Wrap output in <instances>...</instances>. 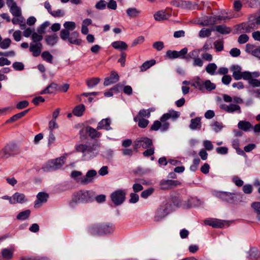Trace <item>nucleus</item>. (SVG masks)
Returning <instances> with one entry per match:
<instances>
[{
	"mask_svg": "<svg viewBox=\"0 0 260 260\" xmlns=\"http://www.w3.org/2000/svg\"><path fill=\"white\" fill-rule=\"evenodd\" d=\"M2 254L3 256L5 258H11L13 256L12 251L9 249H4L2 250Z\"/></svg>",
	"mask_w": 260,
	"mask_h": 260,
	"instance_id": "obj_49",
	"label": "nucleus"
},
{
	"mask_svg": "<svg viewBox=\"0 0 260 260\" xmlns=\"http://www.w3.org/2000/svg\"><path fill=\"white\" fill-rule=\"evenodd\" d=\"M85 110V106L83 104H80L76 106L73 110L72 113L76 116H81L83 115Z\"/></svg>",
	"mask_w": 260,
	"mask_h": 260,
	"instance_id": "obj_26",
	"label": "nucleus"
},
{
	"mask_svg": "<svg viewBox=\"0 0 260 260\" xmlns=\"http://www.w3.org/2000/svg\"><path fill=\"white\" fill-rule=\"evenodd\" d=\"M217 197L221 200L231 204H237L242 202L243 197L241 193L219 191L216 194Z\"/></svg>",
	"mask_w": 260,
	"mask_h": 260,
	"instance_id": "obj_5",
	"label": "nucleus"
},
{
	"mask_svg": "<svg viewBox=\"0 0 260 260\" xmlns=\"http://www.w3.org/2000/svg\"><path fill=\"white\" fill-rule=\"evenodd\" d=\"M101 79L98 77L89 78L86 80V84L88 88H91L98 85Z\"/></svg>",
	"mask_w": 260,
	"mask_h": 260,
	"instance_id": "obj_33",
	"label": "nucleus"
},
{
	"mask_svg": "<svg viewBox=\"0 0 260 260\" xmlns=\"http://www.w3.org/2000/svg\"><path fill=\"white\" fill-rule=\"evenodd\" d=\"M110 198L115 206H120L125 201L126 191L123 189H117L111 194Z\"/></svg>",
	"mask_w": 260,
	"mask_h": 260,
	"instance_id": "obj_7",
	"label": "nucleus"
},
{
	"mask_svg": "<svg viewBox=\"0 0 260 260\" xmlns=\"http://www.w3.org/2000/svg\"><path fill=\"white\" fill-rule=\"evenodd\" d=\"M29 51L32 52V55L34 57L39 56L41 53V50L39 47L31 44L29 46Z\"/></svg>",
	"mask_w": 260,
	"mask_h": 260,
	"instance_id": "obj_41",
	"label": "nucleus"
},
{
	"mask_svg": "<svg viewBox=\"0 0 260 260\" xmlns=\"http://www.w3.org/2000/svg\"><path fill=\"white\" fill-rule=\"evenodd\" d=\"M50 23L49 21H45L43 23L40 27L37 29L39 34H43L45 32V29L50 25Z\"/></svg>",
	"mask_w": 260,
	"mask_h": 260,
	"instance_id": "obj_46",
	"label": "nucleus"
},
{
	"mask_svg": "<svg viewBox=\"0 0 260 260\" xmlns=\"http://www.w3.org/2000/svg\"><path fill=\"white\" fill-rule=\"evenodd\" d=\"M170 126V123L168 122H162L160 120H155L150 128V131H157L160 129L161 132L167 131Z\"/></svg>",
	"mask_w": 260,
	"mask_h": 260,
	"instance_id": "obj_14",
	"label": "nucleus"
},
{
	"mask_svg": "<svg viewBox=\"0 0 260 260\" xmlns=\"http://www.w3.org/2000/svg\"><path fill=\"white\" fill-rule=\"evenodd\" d=\"M10 8V12L15 17H19L21 15L20 9L17 6L16 4H13V5Z\"/></svg>",
	"mask_w": 260,
	"mask_h": 260,
	"instance_id": "obj_37",
	"label": "nucleus"
},
{
	"mask_svg": "<svg viewBox=\"0 0 260 260\" xmlns=\"http://www.w3.org/2000/svg\"><path fill=\"white\" fill-rule=\"evenodd\" d=\"M94 191L81 189L73 194L72 200L69 202V205L73 207L74 204L91 203L94 201Z\"/></svg>",
	"mask_w": 260,
	"mask_h": 260,
	"instance_id": "obj_1",
	"label": "nucleus"
},
{
	"mask_svg": "<svg viewBox=\"0 0 260 260\" xmlns=\"http://www.w3.org/2000/svg\"><path fill=\"white\" fill-rule=\"evenodd\" d=\"M80 34L77 31H74L69 33L68 36L65 39H61L64 41H68L70 44L76 45H80L82 43V40L79 38Z\"/></svg>",
	"mask_w": 260,
	"mask_h": 260,
	"instance_id": "obj_11",
	"label": "nucleus"
},
{
	"mask_svg": "<svg viewBox=\"0 0 260 260\" xmlns=\"http://www.w3.org/2000/svg\"><path fill=\"white\" fill-rule=\"evenodd\" d=\"M37 200L35 201V207H38L37 205L41 203H45L49 198L48 193L44 192H39L37 196Z\"/></svg>",
	"mask_w": 260,
	"mask_h": 260,
	"instance_id": "obj_24",
	"label": "nucleus"
},
{
	"mask_svg": "<svg viewBox=\"0 0 260 260\" xmlns=\"http://www.w3.org/2000/svg\"><path fill=\"white\" fill-rule=\"evenodd\" d=\"M204 89L205 88L206 90L209 91L215 89L216 88L215 84L212 83L209 80H206L204 82Z\"/></svg>",
	"mask_w": 260,
	"mask_h": 260,
	"instance_id": "obj_43",
	"label": "nucleus"
},
{
	"mask_svg": "<svg viewBox=\"0 0 260 260\" xmlns=\"http://www.w3.org/2000/svg\"><path fill=\"white\" fill-rule=\"evenodd\" d=\"M260 25V11L251 15L248 20L239 25V27L246 32H249L254 29H257Z\"/></svg>",
	"mask_w": 260,
	"mask_h": 260,
	"instance_id": "obj_4",
	"label": "nucleus"
},
{
	"mask_svg": "<svg viewBox=\"0 0 260 260\" xmlns=\"http://www.w3.org/2000/svg\"><path fill=\"white\" fill-rule=\"evenodd\" d=\"M150 116V112H148L147 110L142 109L140 110L137 117L134 118V120L137 121V117H138L143 118V117L149 118Z\"/></svg>",
	"mask_w": 260,
	"mask_h": 260,
	"instance_id": "obj_44",
	"label": "nucleus"
},
{
	"mask_svg": "<svg viewBox=\"0 0 260 260\" xmlns=\"http://www.w3.org/2000/svg\"><path fill=\"white\" fill-rule=\"evenodd\" d=\"M119 80V77L117 73L115 71H112L109 77L105 79L104 85L108 86L118 82Z\"/></svg>",
	"mask_w": 260,
	"mask_h": 260,
	"instance_id": "obj_18",
	"label": "nucleus"
},
{
	"mask_svg": "<svg viewBox=\"0 0 260 260\" xmlns=\"http://www.w3.org/2000/svg\"><path fill=\"white\" fill-rule=\"evenodd\" d=\"M18 153L17 145L15 144H8L0 151V158L6 159Z\"/></svg>",
	"mask_w": 260,
	"mask_h": 260,
	"instance_id": "obj_9",
	"label": "nucleus"
},
{
	"mask_svg": "<svg viewBox=\"0 0 260 260\" xmlns=\"http://www.w3.org/2000/svg\"><path fill=\"white\" fill-rule=\"evenodd\" d=\"M153 145L152 140L147 137H141L137 139L134 142L133 148L134 150L137 152L138 149L142 147L144 149L148 148Z\"/></svg>",
	"mask_w": 260,
	"mask_h": 260,
	"instance_id": "obj_8",
	"label": "nucleus"
},
{
	"mask_svg": "<svg viewBox=\"0 0 260 260\" xmlns=\"http://www.w3.org/2000/svg\"><path fill=\"white\" fill-rule=\"evenodd\" d=\"M11 43V40L9 38L5 39L3 41H1L0 43V47L2 49H5L8 48Z\"/></svg>",
	"mask_w": 260,
	"mask_h": 260,
	"instance_id": "obj_48",
	"label": "nucleus"
},
{
	"mask_svg": "<svg viewBox=\"0 0 260 260\" xmlns=\"http://www.w3.org/2000/svg\"><path fill=\"white\" fill-rule=\"evenodd\" d=\"M64 156H61L56 159H51L47 162L42 167L44 172H50L60 169L64 164Z\"/></svg>",
	"mask_w": 260,
	"mask_h": 260,
	"instance_id": "obj_6",
	"label": "nucleus"
},
{
	"mask_svg": "<svg viewBox=\"0 0 260 260\" xmlns=\"http://www.w3.org/2000/svg\"><path fill=\"white\" fill-rule=\"evenodd\" d=\"M153 191L154 189L152 188L146 189L141 192V197L144 199H146L153 193Z\"/></svg>",
	"mask_w": 260,
	"mask_h": 260,
	"instance_id": "obj_51",
	"label": "nucleus"
},
{
	"mask_svg": "<svg viewBox=\"0 0 260 260\" xmlns=\"http://www.w3.org/2000/svg\"><path fill=\"white\" fill-rule=\"evenodd\" d=\"M115 231V226L111 223H101L91 225L88 229L92 236H103L111 234Z\"/></svg>",
	"mask_w": 260,
	"mask_h": 260,
	"instance_id": "obj_2",
	"label": "nucleus"
},
{
	"mask_svg": "<svg viewBox=\"0 0 260 260\" xmlns=\"http://www.w3.org/2000/svg\"><path fill=\"white\" fill-rule=\"evenodd\" d=\"M97 172L94 170H90L87 171L85 176L79 177L82 175V173L78 171H73L71 176L72 178L82 185H87L94 181V178L96 176Z\"/></svg>",
	"mask_w": 260,
	"mask_h": 260,
	"instance_id": "obj_3",
	"label": "nucleus"
},
{
	"mask_svg": "<svg viewBox=\"0 0 260 260\" xmlns=\"http://www.w3.org/2000/svg\"><path fill=\"white\" fill-rule=\"evenodd\" d=\"M41 56L43 60L47 62L52 63L53 61V56L48 51H45L41 54Z\"/></svg>",
	"mask_w": 260,
	"mask_h": 260,
	"instance_id": "obj_40",
	"label": "nucleus"
},
{
	"mask_svg": "<svg viewBox=\"0 0 260 260\" xmlns=\"http://www.w3.org/2000/svg\"><path fill=\"white\" fill-rule=\"evenodd\" d=\"M216 30L222 35L229 34L231 31L230 27L223 25H219L216 26Z\"/></svg>",
	"mask_w": 260,
	"mask_h": 260,
	"instance_id": "obj_31",
	"label": "nucleus"
},
{
	"mask_svg": "<svg viewBox=\"0 0 260 260\" xmlns=\"http://www.w3.org/2000/svg\"><path fill=\"white\" fill-rule=\"evenodd\" d=\"M45 40L48 45L53 46L57 43L58 37L56 34H54L52 35L46 36Z\"/></svg>",
	"mask_w": 260,
	"mask_h": 260,
	"instance_id": "obj_22",
	"label": "nucleus"
},
{
	"mask_svg": "<svg viewBox=\"0 0 260 260\" xmlns=\"http://www.w3.org/2000/svg\"><path fill=\"white\" fill-rule=\"evenodd\" d=\"M111 121L110 118H107L103 119L101 120L98 124L96 129L98 130L105 129L106 131H109L112 129L111 127Z\"/></svg>",
	"mask_w": 260,
	"mask_h": 260,
	"instance_id": "obj_19",
	"label": "nucleus"
},
{
	"mask_svg": "<svg viewBox=\"0 0 260 260\" xmlns=\"http://www.w3.org/2000/svg\"><path fill=\"white\" fill-rule=\"evenodd\" d=\"M201 118L199 117L191 119L189 124V128L191 129H200L202 126Z\"/></svg>",
	"mask_w": 260,
	"mask_h": 260,
	"instance_id": "obj_23",
	"label": "nucleus"
},
{
	"mask_svg": "<svg viewBox=\"0 0 260 260\" xmlns=\"http://www.w3.org/2000/svg\"><path fill=\"white\" fill-rule=\"evenodd\" d=\"M246 80H248L249 84L253 87L260 86V81L256 79H253L252 76L250 79H246Z\"/></svg>",
	"mask_w": 260,
	"mask_h": 260,
	"instance_id": "obj_56",
	"label": "nucleus"
},
{
	"mask_svg": "<svg viewBox=\"0 0 260 260\" xmlns=\"http://www.w3.org/2000/svg\"><path fill=\"white\" fill-rule=\"evenodd\" d=\"M187 52L188 49L186 47L183 48L180 51H177V58H181L188 60V58L185 56L187 53Z\"/></svg>",
	"mask_w": 260,
	"mask_h": 260,
	"instance_id": "obj_47",
	"label": "nucleus"
},
{
	"mask_svg": "<svg viewBox=\"0 0 260 260\" xmlns=\"http://www.w3.org/2000/svg\"><path fill=\"white\" fill-rule=\"evenodd\" d=\"M205 223L206 224L214 228H222L224 226V223L222 220L217 219L214 220H206Z\"/></svg>",
	"mask_w": 260,
	"mask_h": 260,
	"instance_id": "obj_21",
	"label": "nucleus"
},
{
	"mask_svg": "<svg viewBox=\"0 0 260 260\" xmlns=\"http://www.w3.org/2000/svg\"><path fill=\"white\" fill-rule=\"evenodd\" d=\"M191 86L200 90L202 91L204 89V82L199 77H197L196 80L192 83Z\"/></svg>",
	"mask_w": 260,
	"mask_h": 260,
	"instance_id": "obj_35",
	"label": "nucleus"
},
{
	"mask_svg": "<svg viewBox=\"0 0 260 260\" xmlns=\"http://www.w3.org/2000/svg\"><path fill=\"white\" fill-rule=\"evenodd\" d=\"M251 207L257 214V219L260 221V202H255L251 204Z\"/></svg>",
	"mask_w": 260,
	"mask_h": 260,
	"instance_id": "obj_39",
	"label": "nucleus"
},
{
	"mask_svg": "<svg viewBox=\"0 0 260 260\" xmlns=\"http://www.w3.org/2000/svg\"><path fill=\"white\" fill-rule=\"evenodd\" d=\"M25 196L23 193H20L19 192H15L13 195V204L16 203H23L25 202Z\"/></svg>",
	"mask_w": 260,
	"mask_h": 260,
	"instance_id": "obj_27",
	"label": "nucleus"
},
{
	"mask_svg": "<svg viewBox=\"0 0 260 260\" xmlns=\"http://www.w3.org/2000/svg\"><path fill=\"white\" fill-rule=\"evenodd\" d=\"M232 181L238 187L243 185V181L238 176H234L232 179Z\"/></svg>",
	"mask_w": 260,
	"mask_h": 260,
	"instance_id": "obj_64",
	"label": "nucleus"
},
{
	"mask_svg": "<svg viewBox=\"0 0 260 260\" xmlns=\"http://www.w3.org/2000/svg\"><path fill=\"white\" fill-rule=\"evenodd\" d=\"M96 128H94L91 126H87L86 132L88 133L89 136L92 139L96 138H100L102 134L98 131Z\"/></svg>",
	"mask_w": 260,
	"mask_h": 260,
	"instance_id": "obj_25",
	"label": "nucleus"
},
{
	"mask_svg": "<svg viewBox=\"0 0 260 260\" xmlns=\"http://www.w3.org/2000/svg\"><path fill=\"white\" fill-rule=\"evenodd\" d=\"M212 30L210 28H202L199 32V36L201 38L209 37L211 34Z\"/></svg>",
	"mask_w": 260,
	"mask_h": 260,
	"instance_id": "obj_45",
	"label": "nucleus"
},
{
	"mask_svg": "<svg viewBox=\"0 0 260 260\" xmlns=\"http://www.w3.org/2000/svg\"><path fill=\"white\" fill-rule=\"evenodd\" d=\"M153 47L157 51L161 50L164 47V43L161 41H157L153 44Z\"/></svg>",
	"mask_w": 260,
	"mask_h": 260,
	"instance_id": "obj_62",
	"label": "nucleus"
},
{
	"mask_svg": "<svg viewBox=\"0 0 260 260\" xmlns=\"http://www.w3.org/2000/svg\"><path fill=\"white\" fill-rule=\"evenodd\" d=\"M64 29H62L60 31V37L61 39L66 38L69 33H70V31L74 30L76 27V25L75 22L73 21H66L63 24Z\"/></svg>",
	"mask_w": 260,
	"mask_h": 260,
	"instance_id": "obj_12",
	"label": "nucleus"
},
{
	"mask_svg": "<svg viewBox=\"0 0 260 260\" xmlns=\"http://www.w3.org/2000/svg\"><path fill=\"white\" fill-rule=\"evenodd\" d=\"M214 47L216 51H221L223 49V42L222 41H217L214 43Z\"/></svg>",
	"mask_w": 260,
	"mask_h": 260,
	"instance_id": "obj_57",
	"label": "nucleus"
},
{
	"mask_svg": "<svg viewBox=\"0 0 260 260\" xmlns=\"http://www.w3.org/2000/svg\"><path fill=\"white\" fill-rule=\"evenodd\" d=\"M140 12L136 8H128L126 10V13L130 17H136L139 16Z\"/></svg>",
	"mask_w": 260,
	"mask_h": 260,
	"instance_id": "obj_42",
	"label": "nucleus"
},
{
	"mask_svg": "<svg viewBox=\"0 0 260 260\" xmlns=\"http://www.w3.org/2000/svg\"><path fill=\"white\" fill-rule=\"evenodd\" d=\"M169 15L166 13L165 11H159L157 12L154 15V19L156 21H162L168 19Z\"/></svg>",
	"mask_w": 260,
	"mask_h": 260,
	"instance_id": "obj_30",
	"label": "nucleus"
},
{
	"mask_svg": "<svg viewBox=\"0 0 260 260\" xmlns=\"http://www.w3.org/2000/svg\"><path fill=\"white\" fill-rule=\"evenodd\" d=\"M106 196L103 194L96 196V193L94 191V200L96 201V202L97 203H102L105 202L106 201Z\"/></svg>",
	"mask_w": 260,
	"mask_h": 260,
	"instance_id": "obj_52",
	"label": "nucleus"
},
{
	"mask_svg": "<svg viewBox=\"0 0 260 260\" xmlns=\"http://www.w3.org/2000/svg\"><path fill=\"white\" fill-rule=\"evenodd\" d=\"M217 67L214 63H210L206 67V72L211 75L215 74Z\"/></svg>",
	"mask_w": 260,
	"mask_h": 260,
	"instance_id": "obj_38",
	"label": "nucleus"
},
{
	"mask_svg": "<svg viewBox=\"0 0 260 260\" xmlns=\"http://www.w3.org/2000/svg\"><path fill=\"white\" fill-rule=\"evenodd\" d=\"M156 63L155 59H151L144 62L140 67L141 72H144L149 69L150 67L154 65Z\"/></svg>",
	"mask_w": 260,
	"mask_h": 260,
	"instance_id": "obj_34",
	"label": "nucleus"
},
{
	"mask_svg": "<svg viewBox=\"0 0 260 260\" xmlns=\"http://www.w3.org/2000/svg\"><path fill=\"white\" fill-rule=\"evenodd\" d=\"M31 38L34 42H39L42 40L43 37L41 34L39 35L34 32L31 35Z\"/></svg>",
	"mask_w": 260,
	"mask_h": 260,
	"instance_id": "obj_58",
	"label": "nucleus"
},
{
	"mask_svg": "<svg viewBox=\"0 0 260 260\" xmlns=\"http://www.w3.org/2000/svg\"><path fill=\"white\" fill-rule=\"evenodd\" d=\"M180 116L178 112L174 110L170 111L169 113L163 114L160 118V120L162 122H167V121L171 118L176 119Z\"/></svg>",
	"mask_w": 260,
	"mask_h": 260,
	"instance_id": "obj_20",
	"label": "nucleus"
},
{
	"mask_svg": "<svg viewBox=\"0 0 260 260\" xmlns=\"http://www.w3.org/2000/svg\"><path fill=\"white\" fill-rule=\"evenodd\" d=\"M222 19H224V18L222 19V17L220 16H206L201 23V24L202 26L212 25L216 23L217 20H221Z\"/></svg>",
	"mask_w": 260,
	"mask_h": 260,
	"instance_id": "obj_17",
	"label": "nucleus"
},
{
	"mask_svg": "<svg viewBox=\"0 0 260 260\" xmlns=\"http://www.w3.org/2000/svg\"><path fill=\"white\" fill-rule=\"evenodd\" d=\"M251 73L248 71H244L242 72L241 70L234 72L233 73V77L236 80H239L243 79L245 80L250 79L251 77Z\"/></svg>",
	"mask_w": 260,
	"mask_h": 260,
	"instance_id": "obj_15",
	"label": "nucleus"
},
{
	"mask_svg": "<svg viewBox=\"0 0 260 260\" xmlns=\"http://www.w3.org/2000/svg\"><path fill=\"white\" fill-rule=\"evenodd\" d=\"M149 122V121L148 120L141 118L139 119L138 125L139 127L144 128L147 126Z\"/></svg>",
	"mask_w": 260,
	"mask_h": 260,
	"instance_id": "obj_54",
	"label": "nucleus"
},
{
	"mask_svg": "<svg viewBox=\"0 0 260 260\" xmlns=\"http://www.w3.org/2000/svg\"><path fill=\"white\" fill-rule=\"evenodd\" d=\"M12 67L16 71H22L24 69V66L21 62H14L12 64Z\"/></svg>",
	"mask_w": 260,
	"mask_h": 260,
	"instance_id": "obj_53",
	"label": "nucleus"
},
{
	"mask_svg": "<svg viewBox=\"0 0 260 260\" xmlns=\"http://www.w3.org/2000/svg\"><path fill=\"white\" fill-rule=\"evenodd\" d=\"M220 108L228 113H234L237 111L239 113H241L240 106L237 104H231L229 105L221 104L220 105Z\"/></svg>",
	"mask_w": 260,
	"mask_h": 260,
	"instance_id": "obj_16",
	"label": "nucleus"
},
{
	"mask_svg": "<svg viewBox=\"0 0 260 260\" xmlns=\"http://www.w3.org/2000/svg\"><path fill=\"white\" fill-rule=\"evenodd\" d=\"M97 146L95 144H93L91 146H87V149H86V151L84 154H83V156H85L86 154H90V157H92L95 156V154H94V151L96 150Z\"/></svg>",
	"mask_w": 260,
	"mask_h": 260,
	"instance_id": "obj_36",
	"label": "nucleus"
},
{
	"mask_svg": "<svg viewBox=\"0 0 260 260\" xmlns=\"http://www.w3.org/2000/svg\"><path fill=\"white\" fill-rule=\"evenodd\" d=\"M238 128L243 131L247 132L252 128V125L249 121H240L238 124Z\"/></svg>",
	"mask_w": 260,
	"mask_h": 260,
	"instance_id": "obj_29",
	"label": "nucleus"
},
{
	"mask_svg": "<svg viewBox=\"0 0 260 260\" xmlns=\"http://www.w3.org/2000/svg\"><path fill=\"white\" fill-rule=\"evenodd\" d=\"M29 105V103L27 101L24 100L18 103L16 106V107L18 109H22L27 107Z\"/></svg>",
	"mask_w": 260,
	"mask_h": 260,
	"instance_id": "obj_59",
	"label": "nucleus"
},
{
	"mask_svg": "<svg viewBox=\"0 0 260 260\" xmlns=\"http://www.w3.org/2000/svg\"><path fill=\"white\" fill-rule=\"evenodd\" d=\"M173 205L176 207H180L182 204V200L179 197L174 196L171 198Z\"/></svg>",
	"mask_w": 260,
	"mask_h": 260,
	"instance_id": "obj_50",
	"label": "nucleus"
},
{
	"mask_svg": "<svg viewBox=\"0 0 260 260\" xmlns=\"http://www.w3.org/2000/svg\"><path fill=\"white\" fill-rule=\"evenodd\" d=\"M249 39V37L246 34L241 35L238 40V42L239 44H244L246 43Z\"/></svg>",
	"mask_w": 260,
	"mask_h": 260,
	"instance_id": "obj_61",
	"label": "nucleus"
},
{
	"mask_svg": "<svg viewBox=\"0 0 260 260\" xmlns=\"http://www.w3.org/2000/svg\"><path fill=\"white\" fill-rule=\"evenodd\" d=\"M112 46L114 49L121 50H125L127 48L126 43L121 41H117L113 42Z\"/></svg>",
	"mask_w": 260,
	"mask_h": 260,
	"instance_id": "obj_28",
	"label": "nucleus"
},
{
	"mask_svg": "<svg viewBox=\"0 0 260 260\" xmlns=\"http://www.w3.org/2000/svg\"><path fill=\"white\" fill-rule=\"evenodd\" d=\"M30 212V210L28 209L21 211L16 216V219L19 220H26L29 217Z\"/></svg>",
	"mask_w": 260,
	"mask_h": 260,
	"instance_id": "obj_32",
	"label": "nucleus"
},
{
	"mask_svg": "<svg viewBox=\"0 0 260 260\" xmlns=\"http://www.w3.org/2000/svg\"><path fill=\"white\" fill-rule=\"evenodd\" d=\"M177 51L169 50L166 52V56L169 59H175L177 58Z\"/></svg>",
	"mask_w": 260,
	"mask_h": 260,
	"instance_id": "obj_55",
	"label": "nucleus"
},
{
	"mask_svg": "<svg viewBox=\"0 0 260 260\" xmlns=\"http://www.w3.org/2000/svg\"><path fill=\"white\" fill-rule=\"evenodd\" d=\"M146 149H147L143 152V155H144V156L149 157L153 155V154L154 153V147H150Z\"/></svg>",
	"mask_w": 260,
	"mask_h": 260,
	"instance_id": "obj_60",
	"label": "nucleus"
},
{
	"mask_svg": "<svg viewBox=\"0 0 260 260\" xmlns=\"http://www.w3.org/2000/svg\"><path fill=\"white\" fill-rule=\"evenodd\" d=\"M168 214V204H162L157 209L154 216V220L156 222H159L162 220Z\"/></svg>",
	"mask_w": 260,
	"mask_h": 260,
	"instance_id": "obj_10",
	"label": "nucleus"
},
{
	"mask_svg": "<svg viewBox=\"0 0 260 260\" xmlns=\"http://www.w3.org/2000/svg\"><path fill=\"white\" fill-rule=\"evenodd\" d=\"M106 2L104 0H100L95 5V8L99 10H103L106 8Z\"/></svg>",
	"mask_w": 260,
	"mask_h": 260,
	"instance_id": "obj_63",
	"label": "nucleus"
},
{
	"mask_svg": "<svg viewBox=\"0 0 260 260\" xmlns=\"http://www.w3.org/2000/svg\"><path fill=\"white\" fill-rule=\"evenodd\" d=\"M181 184L180 181L174 180H162L159 183L160 188L163 190L172 189Z\"/></svg>",
	"mask_w": 260,
	"mask_h": 260,
	"instance_id": "obj_13",
	"label": "nucleus"
}]
</instances>
